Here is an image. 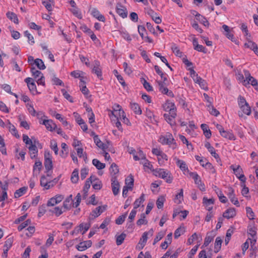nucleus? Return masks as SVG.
Here are the masks:
<instances>
[{"label": "nucleus", "instance_id": "29", "mask_svg": "<svg viewBox=\"0 0 258 258\" xmlns=\"http://www.w3.org/2000/svg\"><path fill=\"white\" fill-rule=\"evenodd\" d=\"M222 243V240L221 238L220 237H217L216 239L214 245V251L215 253H217L221 249Z\"/></svg>", "mask_w": 258, "mask_h": 258}, {"label": "nucleus", "instance_id": "6", "mask_svg": "<svg viewBox=\"0 0 258 258\" xmlns=\"http://www.w3.org/2000/svg\"><path fill=\"white\" fill-rule=\"evenodd\" d=\"M116 107L117 109L113 108L112 111H110L111 114H109L110 118H113L114 119H116L117 118H119L121 119V115L122 114H124V111L121 109V106L119 105H116Z\"/></svg>", "mask_w": 258, "mask_h": 258}, {"label": "nucleus", "instance_id": "33", "mask_svg": "<svg viewBox=\"0 0 258 258\" xmlns=\"http://www.w3.org/2000/svg\"><path fill=\"white\" fill-rule=\"evenodd\" d=\"M157 83L158 85L159 90L161 93L164 94L165 92L168 91V89L165 86V84H164V82L157 81Z\"/></svg>", "mask_w": 258, "mask_h": 258}, {"label": "nucleus", "instance_id": "16", "mask_svg": "<svg viewBox=\"0 0 258 258\" xmlns=\"http://www.w3.org/2000/svg\"><path fill=\"white\" fill-rule=\"evenodd\" d=\"M94 141L95 143L96 146L102 149L103 151H105L106 149L108 148V146L106 144L103 143L101 140L99 139L98 135H95L94 137Z\"/></svg>", "mask_w": 258, "mask_h": 258}, {"label": "nucleus", "instance_id": "57", "mask_svg": "<svg viewBox=\"0 0 258 258\" xmlns=\"http://www.w3.org/2000/svg\"><path fill=\"white\" fill-rule=\"evenodd\" d=\"M246 211L248 218L250 220L253 219L254 214L252 211V209L250 207H247L246 208Z\"/></svg>", "mask_w": 258, "mask_h": 258}, {"label": "nucleus", "instance_id": "63", "mask_svg": "<svg viewBox=\"0 0 258 258\" xmlns=\"http://www.w3.org/2000/svg\"><path fill=\"white\" fill-rule=\"evenodd\" d=\"M73 14L78 17L79 19H81L82 18V14L77 7H75L71 10Z\"/></svg>", "mask_w": 258, "mask_h": 258}, {"label": "nucleus", "instance_id": "49", "mask_svg": "<svg viewBox=\"0 0 258 258\" xmlns=\"http://www.w3.org/2000/svg\"><path fill=\"white\" fill-rule=\"evenodd\" d=\"M246 39H247V40L248 41V42L247 43H245L244 44V46L245 47H246V48H249L250 49L253 50L254 49V48L256 47V44L255 43L252 42V41H251L247 37L246 38Z\"/></svg>", "mask_w": 258, "mask_h": 258}, {"label": "nucleus", "instance_id": "62", "mask_svg": "<svg viewBox=\"0 0 258 258\" xmlns=\"http://www.w3.org/2000/svg\"><path fill=\"white\" fill-rule=\"evenodd\" d=\"M55 117L56 119L59 120L64 126H67L69 125L68 122L66 120H64L63 118L61 116L60 114L56 113L55 114Z\"/></svg>", "mask_w": 258, "mask_h": 258}, {"label": "nucleus", "instance_id": "43", "mask_svg": "<svg viewBox=\"0 0 258 258\" xmlns=\"http://www.w3.org/2000/svg\"><path fill=\"white\" fill-rule=\"evenodd\" d=\"M185 232L184 227L180 226L178 227L174 232V238H178L181 234H183Z\"/></svg>", "mask_w": 258, "mask_h": 258}, {"label": "nucleus", "instance_id": "56", "mask_svg": "<svg viewBox=\"0 0 258 258\" xmlns=\"http://www.w3.org/2000/svg\"><path fill=\"white\" fill-rule=\"evenodd\" d=\"M50 147L52 150H53L55 153V155L58 154V149L57 147V143L54 140H52L50 142Z\"/></svg>", "mask_w": 258, "mask_h": 258}, {"label": "nucleus", "instance_id": "35", "mask_svg": "<svg viewBox=\"0 0 258 258\" xmlns=\"http://www.w3.org/2000/svg\"><path fill=\"white\" fill-rule=\"evenodd\" d=\"M176 164L182 171H187V172H189L187 166L184 161L177 159Z\"/></svg>", "mask_w": 258, "mask_h": 258}, {"label": "nucleus", "instance_id": "9", "mask_svg": "<svg viewBox=\"0 0 258 258\" xmlns=\"http://www.w3.org/2000/svg\"><path fill=\"white\" fill-rule=\"evenodd\" d=\"M216 234L213 230L207 233L206 236L205 238L204 243L202 246L201 248L207 246L209 243L213 240L214 237L215 236Z\"/></svg>", "mask_w": 258, "mask_h": 258}, {"label": "nucleus", "instance_id": "17", "mask_svg": "<svg viewBox=\"0 0 258 258\" xmlns=\"http://www.w3.org/2000/svg\"><path fill=\"white\" fill-rule=\"evenodd\" d=\"M172 233L171 232H170L167 235L165 241L161 244L160 246L162 249H166L167 248L168 245L170 244L172 242Z\"/></svg>", "mask_w": 258, "mask_h": 258}, {"label": "nucleus", "instance_id": "10", "mask_svg": "<svg viewBox=\"0 0 258 258\" xmlns=\"http://www.w3.org/2000/svg\"><path fill=\"white\" fill-rule=\"evenodd\" d=\"M116 11V13L122 18H125L127 16L126 9L119 3L117 4Z\"/></svg>", "mask_w": 258, "mask_h": 258}, {"label": "nucleus", "instance_id": "31", "mask_svg": "<svg viewBox=\"0 0 258 258\" xmlns=\"http://www.w3.org/2000/svg\"><path fill=\"white\" fill-rule=\"evenodd\" d=\"M27 187L26 186H24L17 190L14 194L15 198H18L21 197L22 196L25 194V192L27 191Z\"/></svg>", "mask_w": 258, "mask_h": 258}, {"label": "nucleus", "instance_id": "60", "mask_svg": "<svg viewBox=\"0 0 258 258\" xmlns=\"http://www.w3.org/2000/svg\"><path fill=\"white\" fill-rule=\"evenodd\" d=\"M46 206L44 204H43L41 206L39 207V212L38 214V216L39 217H41L43 216L46 212Z\"/></svg>", "mask_w": 258, "mask_h": 258}, {"label": "nucleus", "instance_id": "13", "mask_svg": "<svg viewBox=\"0 0 258 258\" xmlns=\"http://www.w3.org/2000/svg\"><path fill=\"white\" fill-rule=\"evenodd\" d=\"M43 124H44L46 128L50 131L55 130L57 127L56 125L51 119L44 120L43 121Z\"/></svg>", "mask_w": 258, "mask_h": 258}, {"label": "nucleus", "instance_id": "48", "mask_svg": "<svg viewBox=\"0 0 258 258\" xmlns=\"http://www.w3.org/2000/svg\"><path fill=\"white\" fill-rule=\"evenodd\" d=\"M208 110L210 111V113L215 116H218L219 114V112L216 108L214 107V106L212 104H209L208 105Z\"/></svg>", "mask_w": 258, "mask_h": 258}, {"label": "nucleus", "instance_id": "2", "mask_svg": "<svg viewBox=\"0 0 258 258\" xmlns=\"http://www.w3.org/2000/svg\"><path fill=\"white\" fill-rule=\"evenodd\" d=\"M163 108L164 111L169 112L171 117L176 116V107L174 103L167 100L163 104Z\"/></svg>", "mask_w": 258, "mask_h": 258}, {"label": "nucleus", "instance_id": "50", "mask_svg": "<svg viewBox=\"0 0 258 258\" xmlns=\"http://www.w3.org/2000/svg\"><path fill=\"white\" fill-rule=\"evenodd\" d=\"M9 124L10 125L9 127L10 131L11 132V133L17 138H19L20 136L18 133V131L16 129V128L15 127V126L13 124H12L10 122Z\"/></svg>", "mask_w": 258, "mask_h": 258}, {"label": "nucleus", "instance_id": "1", "mask_svg": "<svg viewBox=\"0 0 258 258\" xmlns=\"http://www.w3.org/2000/svg\"><path fill=\"white\" fill-rule=\"evenodd\" d=\"M153 171L155 176L164 179L167 183H170L172 182L173 177L169 171L161 168L153 170Z\"/></svg>", "mask_w": 258, "mask_h": 258}, {"label": "nucleus", "instance_id": "41", "mask_svg": "<svg viewBox=\"0 0 258 258\" xmlns=\"http://www.w3.org/2000/svg\"><path fill=\"white\" fill-rule=\"evenodd\" d=\"M164 117L167 121V122L169 123L171 126L174 125L175 124V122L174 119L175 117H171L169 114L165 113L164 114Z\"/></svg>", "mask_w": 258, "mask_h": 258}, {"label": "nucleus", "instance_id": "19", "mask_svg": "<svg viewBox=\"0 0 258 258\" xmlns=\"http://www.w3.org/2000/svg\"><path fill=\"white\" fill-rule=\"evenodd\" d=\"M92 16L97 19L99 21L104 22L105 18L102 15L100 14L99 12L95 8H93L91 11Z\"/></svg>", "mask_w": 258, "mask_h": 258}, {"label": "nucleus", "instance_id": "45", "mask_svg": "<svg viewBox=\"0 0 258 258\" xmlns=\"http://www.w3.org/2000/svg\"><path fill=\"white\" fill-rule=\"evenodd\" d=\"M171 49L176 56L179 57H182V52L180 50L179 48L176 45H173L171 47Z\"/></svg>", "mask_w": 258, "mask_h": 258}, {"label": "nucleus", "instance_id": "11", "mask_svg": "<svg viewBox=\"0 0 258 258\" xmlns=\"http://www.w3.org/2000/svg\"><path fill=\"white\" fill-rule=\"evenodd\" d=\"M147 14L150 15L152 20L156 23V24H160L162 22L161 18L159 16H157V14L155 13L153 10L150 9L147 11Z\"/></svg>", "mask_w": 258, "mask_h": 258}, {"label": "nucleus", "instance_id": "52", "mask_svg": "<svg viewBox=\"0 0 258 258\" xmlns=\"http://www.w3.org/2000/svg\"><path fill=\"white\" fill-rule=\"evenodd\" d=\"M31 221L30 219H27L25 222L21 223L18 227V230L19 231H22L24 228L26 227L28 225L30 224Z\"/></svg>", "mask_w": 258, "mask_h": 258}, {"label": "nucleus", "instance_id": "51", "mask_svg": "<svg viewBox=\"0 0 258 258\" xmlns=\"http://www.w3.org/2000/svg\"><path fill=\"white\" fill-rule=\"evenodd\" d=\"M164 235L165 232L164 231H160L159 232H158L154 239L153 243V245H155L157 242L160 240L164 236Z\"/></svg>", "mask_w": 258, "mask_h": 258}, {"label": "nucleus", "instance_id": "32", "mask_svg": "<svg viewBox=\"0 0 258 258\" xmlns=\"http://www.w3.org/2000/svg\"><path fill=\"white\" fill-rule=\"evenodd\" d=\"M72 201V195H71L69 196L63 202V207L66 209V210H69L71 209V202Z\"/></svg>", "mask_w": 258, "mask_h": 258}, {"label": "nucleus", "instance_id": "40", "mask_svg": "<svg viewBox=\"0 0 258 258\" xmlns=\"http://www.w3.org/2000/svg\"><path fill=\"white\" fill-rule=\"evenodd\" d=\"M141 82L143 85L144 87L148 91H153V87L151 86L149 83H148L144 78H141Z\"/></svg>", "mask_w": 258, "mask_h": 258}, {"label": "nucleus", "instance_id": "59", "mask_svg": "<svg viewBox=\"0 0 258 258\" xmlns=\"http://www.w3.org/2000/svg\"><path fill=\"white\" fill-rule=\"evenodd\" d=\"M42 162L40 160H36L35 161V163L33 166V172H35V171L37 168L39 172H40L42 169Z\"/></svg>", "mask_w": 258, "mask_h": 258}, {"label": "nucleus", "instance_id": "53", "mask_svg": "<svg viewBox=\"0 0 258 258\" xmlns=\"http://www.w3.org/2000/svg\"><path fill=\"white\" fill-rule=\"evenodd\" d=\"M183 189H180V192L176 195L175 199V202L177 204H180L181 202L180 199L183 200Z\"/></svg>", "mask_w": 258, "mask_h": 258}, {"label": "nucleus", "instance_id": "39", "mask_svg": "<svg viewBox=\"0 0 258 258\" xmlns=\"http://www.w3.org/2000/svg\"><path fill=\"white\" fill-rule=\"evenodd\" d=\"M0 151L4 155H7V150L6 148L4 139L0 135Z\"/></svg>", "mask_w": 258, "mask_h": 258}, {"label": "nucleus", "instance_id": "5", "mask_svg": "<svg viewBox=\"0 0 258 258\" xmlns=\"http://www.w3.org/2000/svg\"><path fill=\"white\" fill-rule=\"evenodd\" d=\"M129 179H125V184L127 185V186H124L123 187V190H122V196L123 197H125L127 196L128 190L129 189L132 190L134 186V179L133 178V176L131 175L130 176V182H128V180Z\"/></svg>", "mask_w": 258, "mask_h": 258}, {"label": "nucleus", "instance_id": "27", "mask_svg": "<svg viewBox=\"0 0 258 258\" xmlns=\"http://www.w3.org/2000/svg\"><path fill=\"white\" fill-rule=\"evenodd\" d=\"M159 142H160L162 144H166V145H170L171 144H174L176 145V143L172 142L171 140L166 137L161 136L159 139Z\"/></svg>", "mask_w": 258, "mask_h": 258}, {"label": "nucleus", "instance_id": "26", "mask_svg": "<svg viewBox=\"0 0 258 258\" xmlns=\"http://www.w3.org/2000/svg\"><path fill=\"white\" fill-rule=\"evenodd\" d=\"M7 17L11 21H13L14 23L18 24L19 23V20L17 15L11 12H8L6 14Z\"/></svg>", "mask_w": 258, "mask_h": 258}, {"label": "nucleus", "instance_id": "55", "mask_svg": "<svg viewBox=\"0 0 258 258\" xmlns=\"http://www.w3.org/2000/svg\"><path fill=\"white\" fill-rule=\"evenodd\" d=\"M61 92H62L63 97L66 99L69 100L71 103H73L74 102L72 97L67 92V91L65 89H61Z\"/></svg>", "mask_w": 258, "mask_h": 258}, {"label": "nucleus", "instance_id": "34", "mask_svg": "<svg viewBox=\"0 0 258 258\" xmlns=\"http://www.w3.org/2000/svg\"><path fill=\"white\" fill-rule=\"evenodd\" d=\"M92 163L98 170H101L105 167V164L101 163L97 159H94Z\"/></svg>", "mask_w": 258, "mask_h": 258}, {"label": "nucleus", "instance_id": "14", "mask_svg": "<svg viewBox=\"0 0 258 258\" xmlns=\"http://www.w3.org/2000/svg\"><path fill=\"white\" fill-rule=\"evenodd\" d=\"M236 213L235 209L234 208H231L228 209L223 214V217L230 219L233 218L236 216Z\"/></svg>", "mask_w": 258, "mask_h": 258}, {"label": "nucleus", "instance_id": "30", "mask_svg": "<svg viewBox=\"0 0 258 258\" xmlns=\"http://www.w3.org/2000/svg\"><path fill=\"white\" fill-rule=\"evenodd\" d=\"M109 170L112 176H116L115 175L119 172L118 167L115 163L111 164Z\"/></svg>", "mask_w": 258, "mask_h": 258}, {"label": "nucleus", "instance_id": "42", "mask_svg": "<svg viewBox=\"0 0 258 258\" xmlns=\"http://www.w3.org/2000/svg\"><path fill=\"white\" fill-rule=\"evenodd\" d=\"M13 242V237L10 236H8L6 241L5 242L4 247L5 248L10 249L12 246Z\"/></svg>", "mask_w": 258, "mask_h": 258}, {"label": "nucleus", "instance_id": "64", "mask_svg": "<svg viewBox=\"0 0 258 258\" xmlns=\"http://www.w3.org/2000/svg\"><path fill=\"white\" fill-rule=\"evenodd\" d=\"M66 211V210L62 211L61 208L56 207L54 208V210L52 211V212L54 213L56 216L58 217Z\"/></svg>", "mask_w": 258, "mask_h": 258}, {"label": "nucleus", "instance_id": "36", "mask_svg": "<svg viewBox=\"0 0 258 258\" xmlns=\"http://www.w3.org/2000/svg\"><path fill=\"white\" fill-rule=\"evenodd\" d=\"M126 234L124 233H122L119 235H116V243L117 245H121L124 241Z\"/></svg>", "mask_w": 258, "mask_h": 258}, {"label": "nucleus", "instance_id": "25", "mask_svg": "<svg viewBox=\"0 0 258 258\" xmlns=\"http://www.w3.org/2000/svg\"><path fill=\"white\" fill-rule=\"evenodd\" d=\"M220 134L223 137L228 139L230 140H235L236 139V138L233 134L230 132H227L224 130L223 131H222Z\"/></svg>", "mask_w": 258, "mask_h": 258}, {"label": "nucleus", "instance_id": "7", "mask_svg": "<svg viewBox=\"0 0 258 258\" xmlns=\"http://www.w3.org/2000/svg\"><path fill=\"white\" fill-rule=\"evenodd\" d=\"M111 181L112 192L114 196H116L119 192L120 186L119 183L117 180V177L112 176Z\"/></svg>", "mask_w": 258, "mask_h": 258}, {"label": "nucleus", "instance_id": "20", "mask_svg": "<svg viewBox=\"0 0 258 258\" xmlns=\"http://www.w3.org/2000/svg\"><path fill=\"white\" fill-rule=\"evenodd\" d=\"M241 111H238V115L239 117H242L243 116V113L244 114L249 115L251 113V108L250 107L248 104L246 105L245 106H243L242 107H240Z\"/></svg>", "mask_w": 258, "mask_h": 258}, {"label": "nucleus", "instance_id": "18", "mask_svg": "<svg viewBox=\"0 0 258 258\" xmlns=\"http://www.w3.org/2000/svg\"><path fill=\"white\" fill-rule=\"evenodd\" d=\"M195 12L196 13L195 15L196 19L202 24H203L205 26L208 27L209 26V23L207 19L202 15H200L198 12L196 11H195Z\"/></svg>", "mask_w": 258, "mask_h": 258}, {"label": "nucleus", "instance_id": "12", "mask_svg": "<svg viewBox=\"0 0 258 258\" xmlns=\"http://www.w3.org/2000/svg\"><path fill=\"white\" fill-rule=\"evenodd\" d=\"M106 208L107 205L99 206L95 208V209L92 211V214H91V215L93 216L94 218H95L100 216L101 214L103 213V212L106 210Z\"/></svg>", "mask_w": 258, "mask_h": 258}, {"label": "nucleus", "instance_id": "58", "mask_svg": "<svg viewBox=\"0 0 258 258\" xmlns=\"http://www.w3.org/2000/svg\"><path fill=\"white\" fill-rule=\"evenodd\" d=\"M247 104H248L245 98L241 96H239L238 97V105L239 107H242L243 106H245L246 105H247Z\"/></svg>", "mask_w": 258, "mask_h": 258}, {"label": "nucleus", "instance_id": "54", "mask_svg": "<svg viewBox=\"0 0 258 258\" xmlns=\"http://www.w3.org/2000/svg\"><path fill=\"white\" fill-rule=\"evenodd\" d=\"M127 213L125 214L119 216L116 220L115 223L117 225L122 224L125 220V219L126 217Z\"/></svg>", "mask_w": 258, "mask_h": 258}, {"label": "nucleus", "instance_id": "28", "mask_svg": "<svg viewBox=\"0 0 258 258\" xmlns=\"http://www.w3.org/2000/svg\"><path fill=\"white\" fill-rule=\"evenodd\" d=\"M131 109L137 114H141L142 110L138 104L136 103H131L130 104Z\"/></svg>", "mask_w": 258, "mask_h": 258}, {"label": "nucleus", "instance_id": "47", "mask_svg": "<svg viewBox=\"0 0 258 258\" xmlns=\"http://www.w3.org/2000/svg\"><path fill=\"white\" fill-rule=\"evenodd\" d=\"M145 218V214L144 213L141 214V218L137 221V225L141 226L143 224H147L148 223V221L146 220Z\"/></svg>", "mask_w": 258, "mask_h": 258}, {"label": "nucleus", "instance_id": "61", "mask_svg": "<svg viewBox=\"0 0 258 258\" xmlns=\"http://www.w3.org/2000/svg\"><path fill=\"white\" fill-rule=\"evenodd\" d=\"M54 84L56 85L64 86V83L59 79L57 78L55 75H53V78L52 79Z\"/></svg>", "mask_w": 258, "mask_h": 258}, {"label": "nucleus", "instance_id": "24", "mask_svg": "<svg viewBox=\"0 0 258 258\" xmlns=\"http://www.w3.org/2000/svg\"><path fill=\"white\" fill-rule=\"evenodd\" d=\"M148 239V232H145L143 233L140 241L138 243L139 245H141V247H139V249H142L145 246Z\"/></svg>", "mask_w": 258, "mask_h": 258}, {"label": "nucleus", "instance_id": "46", "mask_svg": "<svg viewBox=\"0 0 258 258\" xmlns=\"http://www.w3.org/2000/svg\"><path fill=\"white\" fill-rule=\"evenodd\" d=\"M165 199L163 196L159 197L156 201V205L158 209L163 208Z\"/></svg>", "mask_w": 258, "mask_h": 258}, {"label": "nucleus", "instance_id": "8", "mask_svg": "<svg viewBox=\"0 0 258 258\" xmlns=\"http://www.w3.org/2000/svg\"><path fill=\"white\" fill-rule=\"evenodd\" d=\"M228 196L230 199L231 202L234 204L237 207H239L240 204L238 201V199L235 198V195L234 194V190L232 187H229L228 188Z\"/></svg>", "mask_w": 258, "mask_h": 258}, {"label": "nucleus", "instance_id": "44", "mask_svg": "<svg viewBox=\"0 0 258 258\" xmlns=\"http://www.w3.org/2000/svg\"><path fill=\"white\" fill-rule=\"evenodd\" d=\"M34 63L40 70H44L46 68V67L41 59L36 58L34 60Z\"/></svg>", "mask_w": 258, "mask_h": 258}, {"label": "nucleus", "instance_id": "38", "mask_svg": "<svg viewBox=\"0 0 258 258\" xmlns=\"http://www.w3.org/2000/svg\"><path fill=\"white\" fill-rule=\"evenodd\" d=\"M145 201V195L142 194L141 197L137 199L134 202V209H137L140 206L141 203H143Z\"/></svg>", "mask_w": 258, "mask_h": 258}, {"label": "nucleus", "instance_id": "23", "mask_svg": "<svg viewBox=\"0 0 258 258\" xmlns=\"http://www.w3.org/2000/svg\"><path fill=\"white\" fill-rule=\"evenodd\" d=\"M30 156L31 159L36 158L37 156L38 149L36 145L29 146Z\"/></svg>", "mask_w": 258, "mask_h": 258}, {"label": "nucleus", "instance_id": "4", "mask_svg": "<svg viewBox=\"0 0 258 258\" xmlns=\"http://www.w3.org/2000/svg\"><path fill=\"white\" fill-rule=\"evenodd\" d=\"M44 166L46 170V172L51 170L53 168L51 156L49 151H45L44 152Z\"/></svg>", "mask_w": 258, "mask_h": 258}, {"label": "nucleus", "instance_id": "22", "mask_svg": "<svg viewBox=\"0 0 258 258\" xmlns=\"http://www.w3.org/2000/svg\"><path fill=\"white\" fill-rule=\"evenodd\" d=\"M201 127L204 132V134L207 139H210L211 137V132L207 124L203 123L201 125Z\"/></svg>", "mask_w": 258, "mask_h": 258}, {"label": "nucleus", "instance_id": "15", "mask_svg": "<svg viewBox=\"0 0 258 258\" xmlns=\"http://www.w3.org/2000/svg\"><path fill=\"white\" fill-rule=\"evenodd\" d=\"M203 204L206 206L207 210L210 212L212 209L213 206H210L211 205L214 204V199L213 198L208 199L207 197H204L203 199Z\"/></svg>", "mask_w": 258, "mask_h": 258}, {"label": "nucleus", "instance_id": "37", "mask_svg": "<svg viewBox=\"0 0 258 258\" xmlns=\"http://www.w3.org/2000/svg\"><path fill=\"white\" fill-rule=\"evenodd\" d=\"M71 181L73 183H76L79 180V171L77 169H75L72 173Z\"/></svg>", "mask_w": 258, "mask_h": 258}, {"label": "nucleus", "instance_id": "21", "mask_svg": "<svg viewBox=\"0 0 258 258\" xmlns=\"http://www.w3.org/2000/svg\"><path fill=\"white\" fill-rule=\"evenodd\" d=\"M40 185L44 187L45 189H48L51 187L54 186V184H49L48 181L46 180V178L45 175H42L40 179Z\"/></svg>", "mask_w": 258, "mask_h": 258}, {"label": "nucleus", "instance_id": "3", "mask_svg": "<svg viewBox=\"0 0 258 258\" xmlns=\"http://www.w3.org/2000/svg\"><path fill=\"white\" fill-rule=\"evenodd\" d=\"M230 169L233 170L234 173L236 176L243 183H244L246 180V177L244 175L242 174V169L240 166L238 165L236 168L234 167L233 165L230 166Z\"/></svg>", "mask_w": 258, "mask_h": 258}]
</instances>
